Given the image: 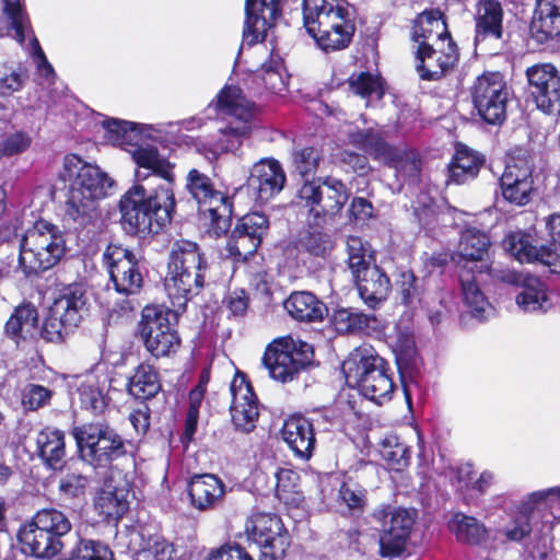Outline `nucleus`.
<instances>
[{
    "instance_id": "9",
    "label": "nucleus",
    "mask_w": 560,
    "mask_h": 560,
    "mask_svg": "<svg viewBox=\"0 0 560 560\" xmlns=\"http://www.w3.org/2000/svg\"><path fill=\"white\" fill-rule=\"evenodd\" d=\"M350 198L346 184L336 177H312L304 179L295 194L296 206L306 210L317 223L335 219Z\"/></svg>"
},
{
    "instance_id": "51",
    "label": "nucleus",
    "mask_w": 560,
    "mask_h": 560,
    "mask_svg": "<svg viewBox=\"0 0 560 560\" xmlns=\"http://www.w3.org/2000/svg\"><path fill=\"white\" fill-rule=\"evenodd\" d=\"M349 90L361 98H370L376 95L382 98L385 95L384 79L381 74L370 71L353 72L348 79Z\"/></svg>"
},
{
    "instance_id": "48",
    "label": "nucleus",
    "mask_w": 560,
    "mask_h": 560,
    "mask_svg": "<svg viewBox=\"0 0 560 560\" xmlns=\"http://www.w3.org/2000/svg\"><path fill=\"white\" fill-rule=\"evenodd\" d=\"M138 557L139 560H177V550L174 544L161 534H141Z\"/></svg>"
},
{
    "instance_id": "54",
    "label": "nucleus",
    "mask_w": 560,
    "mask_h": 560,
    "mask_svg": "<svg viewBox=\"0 0 560 560\" xmlns=\"http://www.w3.org/2000/svg\"><path fill=\"white\" fill-rule=\"evenodd\" d=\"M492 49L494 48L493 42H499V49L492 52V56H498L503 59L504 70L512 69V54L509 45L510 34L502 28V9L499 2L492 1Z\"/></svg>"
},
{
    "instance_id": "58",
    "label": "nucleus",
    "mask_w": 560,
    "mask_h": 560,
    "mask_svg": "<svg viewBox=\"0 0 560 560\" xmlns=\"http://www.w3.org/2000/svg\"><path fill=\"white\" fill-rule=\"evenodd\" d=\"M36 455H65V433L61 430L45 427L36 436Z\"/></svg>"
},
{
    "instance_id": "63",
    "label": "nucleus",
    "mask_w": 560,
    "mask_h": 560,
    "mask_svg": "<svg viewBox=\"0 0 560 560\" xmlns=\"http://www.w3.org/2000/svg\"><path fill=\"white\" fill-rule=\"evenodd\" d=\"M28 79L26 68L19 66L0 77V95L8 97L21 91Z\"/></svg>"
},
{
    "instance_id": "8",
    "label": "nucleus",
    "mask_w": 560,
    "mask_h": 560,
    "mask_svg": "<svg viewBox=\"0 0 560 560\" xmlns=\"http://www.w3.org/2000/svg\"><path fill=\"white\" fill-rule=\"evenodd\" d=\"M185 189L196 201L202 218L208 221L209 230L221 237L232 224L233 197L215 187L213 179L197 168L188 171Z\"/></svg>"
},
{
    "instance_id": "26",
    "label": "nucleus",
    "mask_w": 560,
    "mask_h": 560,
    "mask_svg": "<svg viewBox=\"0 0 560 560\" xmlns=\"http://www.w3.org/2000/svg\"><path fill=\"white\" fill-rule=\"evenodd\" d=\"M55 313L60 314L75 329L81 325L89 312V299L83 283L72 282L65 285L52 305Z\"/></svg>"
},
{
    "instance_id": "61",
    "label": "nucleus",
    "mask_w": 560,
    "mask_h": 560,
    "mask_svg": "<svg viewBox=\"0 0 560 560\" xmlns=\"http://www.w3.org/2000/svg\"><path fill=\"white\" fill-rule=\"evenodd\" d=\"M54 392L39 384H28L22 392V406L27 411H36L50 404Z\"/></svg>"
},
{
    "instance_id": "45",
    "label": "nucleus",
    "mask_w": 560,
    "mask_h": 560,
    "mask_svg": "<svg viewBox=\"0 0 560 560\" xmlns=\"http://www.w3.org/2000/svg\"><path fill=\"white\" fill-rule=\"evenodd\" d=\"M490 237L476 229L465 230L455 253L459 262L464 260L480 261L488 254Z\"/></svg>"
},
{
    "instance_id": "42",
    "label": "nucleus",
    "mask_w": 560,
    "mask_h": 560,
    "mask_svg": "<svg viewBox=\"0 0 560 560\" xmlns=\"http://www.w3.org/2000/svg\"><path fill=\"white\" fill-rule=\"evenodd\" d=\"M78 396L82 409L94 416H102L108 408L110 397L104 392L95 376L86 377L78 387Z\"/></svg>"
},
{
    "instance_id": "21",
    "label": "nucleus",
    "mask_w": 560,
    "mask_h": 560,
    "mask_svg": "<svg viewBox=\"0 0 560 560\" xmlns=\"http://www.w3.org/2000/svg\"><path fill=\"white\" fill-rule=\"evenodd\" d=\"M281 16L282 0H245L243 42L249 47L265 42Z\"/></svg>"
},
{
    "instance_id": "50",
    "label": "nucleus",
    "mask_w": 560,
    "mask_h": 560,
    "mask_svg": "<svg viewBox=\"0 0 560 560\" xmlns=\"http://www.w3.org/2000/svg\"><path fill=\"white\" fill-rule=\"evenodd\" d=\"M315 435H319V441L326 443L332 440V436L342 433L345 430V419L342 413L337 408H325L317 411L310 419Z\"/></svg>"
},
{
    "instance_id": "3",
    "label": "nucleus",
    "mask_w": 560,
    "mask_h": 560,
    "mask_svg": "<svg viewBox=\"0 0 560 560\" xmlns=\"http://www.w3.org/2000/svg\"><path fill=\"white\" fill-rule=\"evenodd\" d=\"M346 382L381 405L393 398L396 385L389 362L370 345L354 348L341 364Z\"/></svg>"
},
{
    "instance_id": "6",
    "label": "nucleus",
    "mask_w": 560,
    "mask_h": 560,
    "mask_svg": "<svg viewBox=\"0 0 560 560\" xmlns=\"http://www.w3.org/2000/svg\"><path fill=\"white\" fill-rule=\"evenodd\" d=\"M71 529L65 513L54 508L42 509L18 533L21 551L36 559H52L65 548L63 538Z\"/></svg>"
},
{
    "instance_id": "17",
    "label": "nucleus",
    "mask_w": 560,
    "mask_h": 560,
    "mask_svg": "<svg viewBox=\"0 0 560 560\" xmlns=\"http://www.w3.org/2000/svg\"><path fill=\"white\" fill-rule=\"evenodd\" d=\"M528 91L536 107L550 116L560 115V72L551 63H537L526 70Z\"/></svg>"
},
{
    "instance_id": "40",
    "label": "nucleus",
    "mask_w": 560,
    "mask_h": 560,
    "mask_svg": "<svg viewBox=\"0 0 560 560\" xmlns=\"http://www.w3.org/2000/svg\"><path fill=\"white\" fill-rule=\"evenodd\" d=\"M330 325L339 335H355L365 332L374 315H368L352 307H337L330 315Z\"/></svg>"
},
{
    "instance_id": "36",
    "label": "nucleus",
    "mask_w": 560,
    "mask_h": 560,
    "mask_svg": "<svg viewBox=\"0 0 560 560\" xmlns=\"http://www.w3.org/2000/svg\"><path fill=\"white\" fill-rule=\"evenodd\" d=\"M96 201L78 191L77 188H69L63 203V221L81 229L85 228L93 220L96 211Z\"/></svg>"
},
{
    "instance_id": "2",
    "label": "nucleus",
    "mask_w": 560,
    "mask_h": 560,
    "mask_svg": "<svg viewBox=\"0 0 560 560\" xmlns=\"http://www.w3.org/2000/svg\"><path fill=\"white\" fill-rule=\"evenodd\" d=\"M174 164L166 158L149 167L150 173L136 174V182L119 199L125 230L140 237L161 233L176 214Z\"/></svg>"
},
{
    "instance_id": "31",
    "label": "nucleus",
    "mask_w": 560,
    "mask_h": 560,
    "mask_svg": "<svg viewBox=\"0 0 560 560\" xmlns=\"http://www.w3.org/2000/svg\"><path fill=\"white\" fill-rule=\"evenodd\" d=\"M38 311L31 302H24L13 308L3 326V335L16 347L27 341L37 328Z\"/></svg>"
},
{
    "instance_id": "37",
    "label": "nucleus",
    "mask_w": 560,
    "mask_h": 560,
    "mask_svg": "<svg viewBox=\"0 0 560 560\" xmlns=\"http://www.w3.org/2000/svg\"><path fill=\"white\" fill-rule=\"evenodd\" d=\"M382 163L394 168L397 177L402 179L417 178L421 173L422 161L415 149L400 148L390 144Z\"/></svg>"
},
{
    "instance_id": "60",
    "label": "nucleus",
    "mask_w": 560,
    "mask_h": 560,
    "mask_svg": "<svg viewBox=\"0 0 560 560\" xmlns=\"http://www.w3.org/2000/svg\"><path fill=\"white\" fill-rule=\"evenodd\" d=\"M276 492L280 500L284 501L285 503H299L302 501L303 498L301 492L295 490L298 487L296 481L299 480V475L295 471L280 468L276 472Z\"/></svg>"
},
{
    "instance_id": "12",
    "label": "nucleus",
    "mask_w": 560,
    "mask_h": 560,
    "mask_svg": "<svg viewBox=\"0 0 560 560\" xmlns=\"http://www.w3.org/2000/svg\"><path fill=\"white\" fill-rule=\"evenodd\" d=\"M534 170V156L529 151L517 148L508 155L500 178L502 196L506 201L525 206L532 200L535 190Z\"/></svg>"
},
{
    "instance_id": "52",
    "label": "nucleus",
    "mask_w": 560,
    "mask_h": 560,
    "mask_svg": "<svg viewBox=\"0 0 560 560\" xmlns=\"http://www.w3.org/2000/svg\"><path fill=\"white\" fill-rule=\"evenodd\" d=\"M471 117L490 124V72L483 71L475 81L471 88Z\"/></svg>"
},
{
    "instance_id": "14",
    "label": "nucleus",
    "mask_w": 560,
    "mask_h": 560,
    "mask_svg": "<svg viewBox=\"0 0 560 560\" xmlns=\"http://www.w3.org/2000/svg\"><path fill=\"white\" fill-rule=\"evenodd\" d=\"M58 179L69 183V188H77L95 200L104 198L113 180L100 167L84 161L80 155L68 153L63 156Z\"/></svg>"
},
{
    "instance_id": "43",
    "label": "nucleus",
    "mask_w": 560,
    "mask_h": 560,
    "mask_svg": "<svg viewBox=\"0 0 560 560\" xmlns=\"http://www.w3.org/2000/svg\"><path fill=\"white\" fill-rule=\"evenodd\" d=\"M218 107L240 119H253L255 103L247 101L238 86H224L218 94Z\"/></svg>"
},
{
    "instance_id": "47",
    "label": "nucleus",
    "mask_w": 560,
    "mask_h": 560,
    "mask_svg": "<svg viewBox=\"0 0 560 560\" xmlns=\"http://www.w3.org/2000/svg\"><path fill=\"white\" fill-rule=\"evenodd\" d=\"M513 92L502 72H492V126L502 125L509 108L513 105Z\"/></svg>"
},
{
    "instance_id": "22",
    "label": "nucleus",
    "mask_w": 560,
    "mask_h": 560,
    "mask_svg": "<svg viewBox=\"0 0 560 560\" xmlns=\"http://www.w3.org/2000/svg\"><path fill=\"white\" fill-rule=\"evenodd\" d=\"M502 247L520 262L538 261L546 266H555L560 255L556 247L547 246L523 231L508 234L502 241Z\"/></svg>"
},
{
    "instance_id": "30",
    "label": "nucleus",
    "mask_w": 560,
    "mask_h": 560,
    "mask_svg": "<svg viewBox=\"0 0 560 560\" xmlns=\"http://www.w3.org/2000/svg\"><path fill=\"white\" fill-rule=\"evenodd\" d=\"M128 490L105 482L93 500L94 510L102 522L117 523L129 510Z\"/></svg>"
},
{
    "instance_id": "4",
    "label": "nucleus",
    "mask_w": 560,
    "mask_h": 560,
    "mask_svg": "<svg viewBox=\"0 0 560 560\" xmlns=\"http://www.w3.org/2000/svg\"><path fill=\"white\" fill-rule=\"evenodd\" d=\"M541 522L540 532L551 530L555 520H560V487L529 494L528 500L508 514V520L498 524L497 538L521 542Z\"/></svg>"
},
{
    "instance_id": "35",
    "label": "nucleus",
    "mask_w": 560,
    "mask_h": 560,
    "mask_svg": "<svg viewBox=\"0 0 560 560\" xmlns=\"http://www.w3.org/2000/svg\"><path fill=\"white\" fill-rule=\"evenodd\" d=\"M483 163V159L467 145L458 143L455 153L447 165L448 182L457 185L474 179Z\"/></svg>"
},
{
    "instance_id": "24",
    "label": "nucleus",
    "mask_w": 560,
    "mask_h": 560,
    "mask_svg": "<svg viewBox=\"0 0 560 560\" xmlns=\"http://www.w3.org/2000/svg\"><path fill=\"white\" fill-rule=\"evenodd\" d=\"M410 37L417 44L416 48L440 46L453 39L440 9H429L419 13L412 21Z\"/></svg>"
},
{
    "instance_id": "34",
    "label": "nucleus",
    "mask_w": 560,
    "mask_h": 560,
    "mask_svg": "<svg viewBox=\"0 0 560 560\" xmlns=\"http://www.w3.org/2000/svg\"><path fill=\"white\" fill-rule=\"evenodd\" d=\"M532 32L538 42L560 36V0H539Z\"/></svg>"
},
{
    "instance_id": "11",
    "label": "nucleus",
    "mask_w": 560,
    "mask_h": 560,
    "mask_svg": "<svg viewBox=\"0 0 560 560\" xmlns=\"http://www.w3.org/2000/svg\"><path fill=\"white\" fill-rule=\"evenodd\" d=\"M103 264L116 293L125 296L141 293L144 277L133 250L120 244H108L103 252Z\"/></svg>"
},
{
    "instance_id": "18",
    "label": "nucleus",
    "mask_w": 560,
    "mask_h": 560,
    "mask_svg": "<svg viewBox=\"0 0 560 560\" xmlns=\"http://www.w3.org/2000/svg\"><path fill=\"white\" fill-rule=\"evenodd\" d=\"M231 418L236 430L249 433L259 418V400L246 373L236 371L230 385Z\"/></svg>"
},
{
    "instance_id": "10",
    "label": "nucleus",
    "mask_w": 560,
    "mask_h": 560,
    "mask_svg": "<svg viewBox=\"0 0 560 560\" xmlns=\"http://www.w3.org/2000/svg\"><path fill=\"white\" fill-rule=\"evenodd\" d=\"M313 358L312 345L288 335L268 343L261 361L269 376L284 384L296 380L312 364Z\"/></svg>"
},
{
    "instance_id": "57",
    "label": "nucleus",
    "mask_w": 560,
    "mask_h": 560,
    "mask_svg": "<svg viewBox=\"0 0 560 560\" xmlns=\"http://www.w3.org/2000/svg\"><path fill=\"white\" fill-rule=\"evenodd\" d=\"M396 292L400 303L410 306L421 299L423 290L412 270H401L396 279Z\"/></svg>"
},
{
    "instance_id": "20",
    "label": "nucleus",
    "mask_w": 560,
    "mask_h": 560,
    "mask_svg": "<svg viewBox=\"0 0 560 560\" xmlns=\"http://www.w3.org/2000/svg\"><path fill=\"white\" fill-rule=\"evenodd\" d=\"M302 12L307 33L355 21V9L345 0H303Z\"/></svg>"
},
{
    "instance_id": "16",
    "label": "nucleus",
    "mask_w": 560,
    "mask_h": 560,
    "mask_svg": "<svg viewBox=\"0 0 560 560\" xmlns=\"http://www.w3.org/2000/svg\"><path fill=\"white\" fill-rule=\"evenodd\" d=\"M70 434L79 455H126L125 441L107 423L86 422L74 425Z\"/></svg>"
},
{
    "instance_id": "19",
    "label": "nucleus",
    "mask_w": 560,
    "mask_h": 560,
    "mask_svg": "<svg viewBox=\"0 0 560 560\" xmlns=\"http://www.w3.org/2000/svg\"><path fill=\"white\" fill-rule=\"evenodd\" d=\"M415 68L423 81H439L447 75L459 61V51L454 39L440 46L416 48Z\"/></svg>"
},
{
    "instance_id": "39",
    "label": "nucleus",
    "mask_w": 560,
    "mask_h": 560,
    "mask_svg": "<svg viewBox=\"0 0 560 560\" xmlns=\"http://www.w3.org/2000/svg\"><path fill=\"white\" fill-rule=\"evenodd\" d=\"M288 533L281 517L273 513H255L246 525L248 539L257 546Z\"/></svg>"
},
{
    "instance_id": "46",
    "label": "nucleus",
    "mask_w": 560,
    "mask_h": 560,
    "mask_svg": "<svg viewBox=\"0 0 560 560\" xmlns=\"http://www.w3.org/2000/svg\"><path fill=\"white\" fill-rule=\"evenodd\" d=\"M448 528L456 539L468 545H479L487 537V528L474 516L455 513L448 522Z\"/></svg>"
},
{
    "instance_id": "15",
    "label": "nucleus",
    "mask_w": 560,
    "mask_h": 560,
    "mask_svg": "<svg viewBox=\"0 0 560 560\" xmlns=\"http://www.w3.org/2000/svg\"><path fill=\"white\" fill-rule=\"evenodd\" d=\"M374 520L382 522L380 550L383 557L401 555L409 540L415 518L402 508L383 505L373 512Z\"/></svg>"
},
{
    "instance_id": "1",
    "label": "nucleus",
    "mask_w": 560,
    "mask_h": 560,
    "mask_svg": "<svg viewBox=\"0 0 560 560\" xmlns=\"http://www.w3.org/2000/svg\"><path fill=\"white\" fill-rule=\"evenodd\" d=\"M208 268L206 254L197 242L180 238L172 243L164 289L174 308L145 305L136 328V336L154 360L173 359L180 350L179 316L205 288Z\"/></svg>"
},
{
    "instance_id": "59",
    "label": "nucleus",
    "mask_w": 560,
    "mask_h": 560,
    "mask_svg": "<svg viewBox=\"0 0 560 560\" xmlns=\"http://www.w3.org/2000/svg\"><path fill=\"white\" fill-rule=\"evenodd\" d=\"M300 247L310 256L325 258L334 245L329 234L322 231H308L300 238Z\"/></svg>"
},
{
    "instance_id": "23",
    "label": "nucleus",
    "mask_w": 560,
    "mask_h": 560,
    "mask_svg": "<svg viewBox=\"0 0 560 560\" xmlns=\"http://www.w3.org/2000/svg\"><path fill=\"white\" fill-rule=\"evenodd\" d=\"M287 184V174L275 158H262L255 163L247 179L249 188L255 190L257 200L268 202L279 195Z\"/></svg>"
},
{
    "instance_id": "33",
    "label": "nucleus",
    "mask_w": 560,
    "mask_h": 560,
    "mask_svg": "<svg viewBox=\"0 0 560 560\" xmlns=\"http://www.w3.org/2000/svg\"><path fill=\"white\" fill-rule=\"evenodd\" d=\"M490 275V265L485 264L475 272L472 269H463L459 272V282L466 306L471 315L480 320L486 319L488 298L480 290L482 275Z\"/></svg>"
},
{
    "instance_id": "64",
    "label": "nucleus",
    "mask_w": 560,
    "mask_h": 560,
    "mask_svg": "<svg viewBox=\"0 0 560 560\" xmlns=\"http://www.w3.org/2000/svg\"><path fill=\"white\" fill-rule=\"evenodd\" d=\"M291 545L290 534L273 538L267 544L259 545V560H284Z\"/></svg>"
},
{
    "instance_id": "56",
    "label": "nucleus",
    "mask_w": 560,
    "mask_h": 560,
    "mask_svg": "<svg viewBox=\"0 0 560 560\" xmlns=\"http://www.w3.org/2000/svg\"><path fill=\"white\" fill-rule=\"evenodd\" d=\"M291 158L292 165L299 175L306 177L316 173L323 155L319 149L306 145L293 149Z\"/></svg>"
},
{
    "instance_id": "5",
    "label": "nucleus",
    "mask_w": 560,
    "mask_h": 560,
    "mask_svg": "<svg viewBox=\"0 0 560 560\" xmlns=\"http://www.w3.org/2000/svg\"><path fill=\"white\" fill-rule=\"evenodd\" d=\"M66 253V241L58 226L44 220L36 221L20 243L19 268L34 281L56 266Z\"/></svg>"
},
{
    "instance_id": "44",
    "label": "nucleus",
    "mask_w": 560,
    "mask_h": 560,
    "mask_svg": "<svg viewBox=\"0 0 560 560\" xmlns=\"http://www.w3.org/2000/svg\"><path fill=\"white\" fill-rule=\"evenodd\" d=\"M252 120L240 119L229 122L213 143L212 153L219 155L237 151L242 147L243 140L249 138L252 133Z\"/></svg>"
},
{
    "instance_id": "32",
    "label": "nucleus",
    "mask_w": 560,
    "mask_h": 560,
    "mask_svg": "<svg viewBox=\"0 0 560 560\" xmlns=\"http://www.w3.org/2000/svg\"><path fill=\"white\" fill-rule=\"evenodd\" d=\"M281 434L294 455H312L317 438L310 419L303 416L289 417L282 425Z\"/></svg>"
},
{
    "instance_id": "41",
    "label": "nucleus",
    "mask_w": 560,
    "mask_h": 560,
    "mask_svg": "<svg viewBox=\"0 0 560 560\" xmlns=\"http://www.w3.org/2000/svg\"><path fill=\"white\" fill-rule=\"evenodd\" d=\"M516 304L524 312H546L551 304L545 283L535 276L525 278L522 291L516 295Z\"/></svg>"
},
{
    "instance_id": "29",
    "label": "nucleus",
    "mask_w": 560,
    "mask_h": 560,
    "mask_svg": "<svg viewBox=\"0 0 560 560\" xmlns=\"http://www.w3.org/2000/svg\"><path fill=\"white\" fill-rule=\"evenodd\" d=\"M288 314L300 323H319L328 315L327 305L310 291H293L284 300Z\"/></svg>"
},
{
    "instance_id": "62",
    "label": "nucleus",
    "mask_w": 560,
    "mask_h": 560,
    "mask_svg": "<svg viewBox=\"0 0 560 560\" xmlns=\"http://www.w3.org/2000/svg\"><path fill=\"white\" fill-rule=\"evenodd\" d=\"M338 498L345 503L351 515L360 516L366 504V491L354 490L347 482L340 485Z\"/></svg>"
},
{
    "instance_id": "27",
    "label": "nucleus",
    "mask_w": 560,
    "mask_h": 560,
    "mask_svg": "<svg viewBox=\"0 0 560 560\" xmlns=\"http://www.w3.org/2000/svg\"><path fill=\"white\" fill-rule=\"evenodd\" d=\"M187 491L191 506L198 511H207L223 499L225 486L213 474H200L190 478Z\"/></svg>"
},
{
    "instance_id": "38",
    "label": "nucleus",
    "mask_w": 560,
    "mask_h": 560,
    "mask_svg": "<svg viewBox=\"0 0 560 560\" xmlns=\"http://www.w3.org/2000/svg\"><path fill=\"white\" fill-rule=\"evenodd\" d=\"M357 31L355 21L327 26L307 33L316 43V45L325 52L339 51L348 48L352 43Z\"/></svg>"
},
{
    "instance_id": "28",
    "label": "nucleus",
    "mask_w": 560,
    "mask_h": 560,
    "mask_svg": "<svg viewBox=\"0 0 560 560\" xmlns=\"http://www.w3.org/2000/svg\"><path fill=\"white\" fill-rule=\"evenodd\" d=\"M395 358L406 402L412 405V395L407 377L412 380L418 373L419 355L413 335L399 332L395 343Z\"/></svg>"
},
{
    "instance_id": "7",
    "label": "nucleus",
    "mask_w": 560,
    "mask_h": 560,
    "mask_svg": "<svg viewBox=\"0 0 560 560\" xmlns=\"http://www.w3.org/2000/svg\"><path fill=\"white\" fill-rule=\"evenodd\" d=\"M347 265L353 278L361 300L376 308L386 301L390 291V279L383 268L377 266L375 254L369 242L350 235L347 240Z\"/></svg>"
},
{
    "instance_id": "49",
    "label": "nucleus",
    "mask_w": 560,
    "mask_h": 560,
    "mask_svg": "<svg viewBox=\"0 0 560 560\" xmlns=\"http://www.w3.org/2000/svg\"><path fill=\"white\" fill-rule=\"evenodd\" d=\"M349 142L357 149L368 153L373 160L382 162L389 143L382 133L373 128L360 129L349 135Z\"/></svg>"
},
{
    "instance_id": "55",
    "label": "nucleus",
    "mask_w": 560,
    "mask_h": 560,
    "mask_svg": "<svg viewBox=\"0 0 560 560\" xmlns=\"http://www.w3.org/2000/svg\"><path fill=\"white\" fill-rule=\"evenodd\" d=\"M74 330L75 328L69 325V322H66V318L60 314L55 313V310L50 306L44 319L40 336L47 342L61 343Z\"/></svg>"
},
{
    "instance_id": "25",
    "label": "nucleus",
    "mask_w": 560,
    "mask_h": 560,
    "mask_svg": "<svg viewBox=\"0 0 560 560\" xmlns=\"http://www.w3.org/2000/svg\"><path fill=\"white\" fill-rule=\"evenodd\" d=\"M125 388L128 396L138 404L149 402L163 390L161 373L149 361H142L132 369Z\"/></svg>"
},
{
    "instance_id": "53",
    "label": "nucleus",
    "mask_w": 560,
    "mask_h": 560,
    "mask_svg": "<svg viewBox=\"0 0 560 560\" xmlns=\"http://www.w3.org/2000/svg\"><path fill=\"white\" fill-rule=\"evenodd\" d=\"M61 560H114V553L101 541L82 538Z\"/></svg>"
},
{
    "instance_id": "13",
    "label": "nucleus",
    "mask_w": 560,
    "mask_h": 560,
    "mask_svg": "<svg viewBox=\"0 0 560 560\" xmlns=\"http://www.w3.org/2000/svg\"><path fill=\"white\" fill-rule=\"evenodd\" d=\"M270 229L269 218L262 212H248L235 222L225 245L234 261L245 262L255 255Z\"/></svg>"
}]
</instances>
